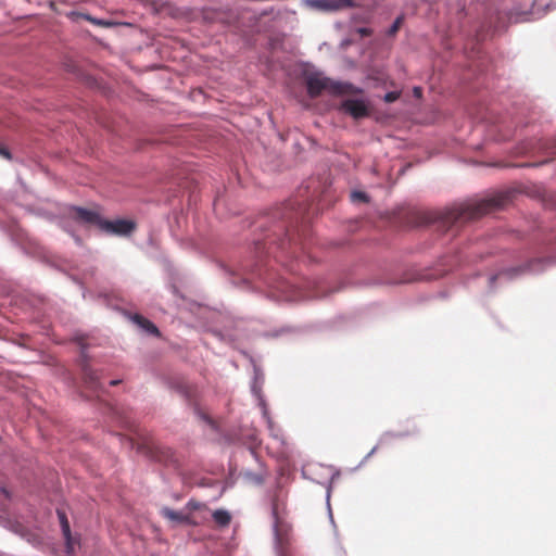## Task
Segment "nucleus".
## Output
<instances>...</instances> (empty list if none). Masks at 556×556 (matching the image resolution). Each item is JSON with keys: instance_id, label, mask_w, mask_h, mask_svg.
I'll use <instances>...</instances> for the list:
<instances>
[{"instance_id": "1", "label": "nucleus", "mask_w": 556, "mask_h": 556, "mask_svg": "<svg viewBox=\"0 0 556 556\" xmlns=\"http://www.w3.org/2000/svg\"><path fill=\"white\" fill-rule=\"evenodd\" d=\"M505 200V197L500 195L476 202L463 203L441 212L427 213L424 217V222L426 224L439 223L443 228L448 229L455 225L479 218L494 208L501 207L504 205Z\"/></svg>"}, {"instance_id": "10", "label": "nucleus", "mask_w": 556, "mask_h": 556, "mask_svg": "<svg viewBox=\"0 0 556 556\" xmlns=\"http://www.w3.org/2000/svg\"><path fill=\"white\" fill-rule=\"evenodd\" d=\"M286 513V502L283 498H280L278 495H276L273 498L271 503V514L274 517V520L283 518Z\"/></svg>"}, {"instance_id": "2", "label": "nucleus", "mask_w": 556, "mask_h": 556, "mask_svg": "<svg viewBox=\"0 0 556 556\" xmlns=\"http://www.w3.org/2000/svg\"><path fill=\"white\" fill-rule=\"evenodd\" d=\"M305 84L307 92L312 98L318 97L323 91H328L332 94H354L361 93L362 89L354 87L349 83L334 81L324 77L319 73H312L306 75Z\"/></svg>"}, {"instance_id": "13", "label": "nucleus", "mask_w": 556, "mask_h": 556, "mask_svg": "<svg viewBox=\"0 0 556 556\" xmlns=\"http://www.w3.org/2000/svg\"><path fill=\"white\" fill-rule=\"evenodd\" d=\"M320 4L329 10H338L344 7H350L352 0H321Z\"/></svg>"}, {"instance_id": "5", "label": "nucleus", "mask_w": 556, "mask_h": 556, "mask_svg": "<svg viewBox=\"0 0 556 556\" xmlns=\"http://www.w3.org/2000/svg\"><path fill=\"white\" fill-rule=\"evenodd\" d=\"M71 212H72V217L75 220H77L79 223L88 224V225H96L99 228L101 227V223L103 219L98 212L87 210L84 207H78V206H74L71 210Z\"/></svg>"}, {"instance_id": "9", "label": "nucleus", "mask_w": 556, "mask_h": 556, "mask_svg": "<svg viewBox=\"0 0 556 556\" xmlns=\"http://www.w3.org/2000/svg\"><path fill=\"white\" fill-rule=\"evenodd\" d=\"M162 515L174 521V522H177V523H188L189 522V516L184 514V513H180V511H176V510H173L168 507H164L162 509Z\"/></svg>"}, {"instance_id": "15", "label": "nucleus", "mask_w": 556, "mask_h": 556, "mask_svg": "<svg viewBox=\"0 0 556 556\" xmlns=\"http://www.w3.org/2000/svg\"><path fill=\"white\" fill-rule=\"evenodd\" d=\"M403 20L404 17L402 15L395 18V21L388 30L389 36H394L399 31V29L402 26Z\"/></svg>"}, {"instance_id": "21", "label": "nucleus", "mask_w": 556, "mask_h": 556, "mask_svg": "<svg viewBox=\"0 0 556 556\" xmlns=\"http://www.w3.org/2000/svg\"><path fill=\"white\" fill-rule=\"evenodd\" d=\"M199 416H200L203 420H205L206 422H208L210 425H213L212 419H211L207 415L202 414V413H200V412H199Z\"/></svg>"}, {"instance_id": "14", "label": "nucleus", "mask_w": 556, "mask_h": 556, "mask_svg": "<svg viewBox=\"0 0 556 556\" xmlns=\"http://www.w3.org/2000/svg\"><path fill=\"white\" fill-rule=\"evenodd\" d=\"M548 258H534L527 263L526 268L523 270L528 271H540L543 269L545 263H549Z\"/></svg>"}, {"instance_id": "24", "label": "nucleus", "mask_w": 556, "mask_h": 556, "mask_svg": "<svg viewBox=\"0 0 556 556\" xmlns=\"http://www.w3.org/2000/svg\"><path fill=\"white\" fill-rule=\"evenodd\" d=\"M86 18L91 21V22H93V23H96V20H93L92 17L86 16Z\"/></svg>"}, {"instance_id": "4", "label": "nucleus", "mask_w": 556, "mask_h": 556, "mask_svg": "<svg viewBox=\"0 0 556 556\" xmlns=\"http://www.w3.org/2000/svg\"><path fill=\"white\" fill-rule=\"evenodd\" d=\"M135 227L136 225L134 222L126 219H117L113 222L103 219L100 229L109 233L127 236L135 229Z\"/></svg>"}, {"instance_id": "6", "label": "nucleus", "mask_w": 556, "mask_h": 556, "mask_svg": "<svg viewBox=\"0 0 556 556\" xmlns=\"http://www.w3.org/2000/svg\"><path fill=\"white\" fill-rule=\"evenodd\" d=\"M81 371L84 377V382L86 387L91 391H98L101 388L100 383V377L96 370L91 368V366L88 364L87 357L84 354L83 361H81Z\"/></svg>"}, {"instance_id": "12", "label": "nucleus", "mask_w": 556, "mask_h": 556, "mask_svg": "<svg viewBox=\"0 0 556 556\" xmlns=\"http://www.w3.org/2000/svg\"><path fill=\"white\" fill-rule=\"evenodd\" d=\"M134 320L136 321V324L138 326H140L142 329H144L150 334L159 336L157 327L149 319L144 318L141 315H135Z\"/></svg>"}, {"instance_id": "11", "label": "nucleus", "mask_w": 556, "mask_h": 556, "mask_svg": "<svg viewBox=\"0 0 556 556\" xmlns=\"http://www.w3.org/2000/svg\"><path fill=\"white\" fill-rule=\"evenodd\" d=\"M212 517H213V520L215 521V523L220 528L228 527L231 521L230 513L225 509L215 510L213 513Z\"/></svg>"}, {"instance_id": "25", "label": "nucleus", "mask_w": 556, "mask_h": 556, "mask_svg": "<svg viewBox=\"0 0 556 556\" xmlns=\"http://www.w3.org/2000/svg\"><path fill=\"white\" fill-rule=\"evenodd\" d=\"M496 279V276L491 277V282H493Z\"/></svg>"}, {"instance_id": "23", "label": "nucleus", "mask_w": 556, "mask_h": 556, "mask_svg": "<svg viewBox=\"0 0 556 556\" xmlns=\"http://www.w3.org/2000/svg\"><path fill=\"white\" fill-rule=\"evenodd\" d=\"M121 382V380H112L110 382L111 386H117Z\"/></svg>"}, {"instance_id": "3", "label": "nucleus", "mask_w": 556, "mask_h": 556, "mask_svg": "<svg viewBox=\"0 0 556 556\" xmlns=\"http://www.w3.org/2000/svg\"><path fill=\"white\" fill-rule=\"evenodd\" d=\"M340 109L355 119H359L369 115L368 105L364 100L359 99H346L341 103Z\"/></svg>"}, {"instance_id": "8", "label": "nucleus", "mask_w": 556, "mask_h": 556, "mask_svg": "<svg viewBox=\"0 0 556 556\" xmlns=\"http://www.w3.org/2000/svg\"><path fill=\"white\" fill-rule=\"evenodd\" d=\"M56 513H58V517L60 520L62 533H63V536L66 542V551L68 554H71L74 551V542H73V538L71 534L70 522H68L67 517L63 510L58 509Z\"/></svg>"}, {"instance_id": "18", "label": "nucleus", "mask_w": 556, "mask_h": 556, "mask_svg": "<svg viewBox=\"0 0 556 556\" xmlns=\"http://www.w3.org/2000/svg\"><path fill=\"white\" fill-rule=\"evenodd\" d=\"M357 33L362 36V37H367V36H370L371 35V30L369 28H358L357 29Z\"/></svg>"}, {"instance_id": "22", "label": "nucleus", "mask_w": 556, "mask_h": 556, "mask_svg": "<svg viewBox=\"0 0 556 556\" xmlns=\"http://www.w3.org/2000/svg\"><path fill=\"white\" fill-rule=\"evenodd\" d=\"M185 393H186V395H187L188 397H190V396H191V393H192L191 388H189V387H185Z\"/></svg>"}, {"instance_id": "7", "label": "nucleus", "mask_w": 556, "mask_h": 556, "mask_svg": "<svg viewBox=\"0 0 556 556\" xmlns=\"http://www.w3.org/2000/svg\"><path fill=\"white\" fill-rule=\"evenodd\" d=\"M275 538L279 548L282 551L289 544L291 527L283 518L274 520Z\"/></svg>"}, {"instance_id": "19", "label": "nucleus", "mask_w": 556, "mask_h": 556, "mask_svg": "<svg viewBox=\"0 0 556 556\" xmlns=\"http://www.w3.org/2000/svg\"><path fill=\"white\" fill-rule=\"evenodd\" d=\"M0 154L5 159H11V154L8 149L0 147Z\"/></svg>"}, {"instance_id": "20", "label": "nucleus", "mask_w": 556, "mask_h": 556, "mask_svg": "<svg viewBox=\"0 0 556 556\" xmlns=\"http://www.w3.org/2000/svg\"><path fill=\"white\" fill-rule=\"evenodd\" d=\"M413 91H414V96L417 98H420L422 94V89L420 87H415Z\"/></svg>"}, {"instance_id": "17", "label": "nucleus", "mask_w": 556, "mask_h": 556, "mask_svg": "<svg viewBox=\"0 0 556 556\" xmlns=\"http://www.w3.org/2000/svg\"><path fill=\"white\" fill-rule=\"evenodd\" d=\"M399 98H400V92H397V91H390V92L386 93L383 100L387 103H392V102L396 101Z\"/></svg>"}, {"instance_id": "16", "label": "nucleus", "mask_w": 556, "mask_h": 556, "mask_svg": "<svg viewBox=\"0 0 556 556\" xmlns=\"http://www.w3.org/2000/svg\"><path fill=\"white\" fill-rule=\"evenodd\" d=\"M351 199L353 202H368V195L363 191H353Z\"/></svg>"}]
</instances>
